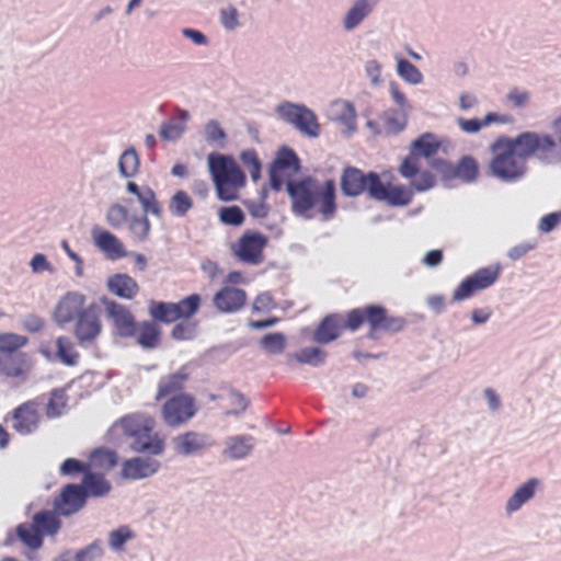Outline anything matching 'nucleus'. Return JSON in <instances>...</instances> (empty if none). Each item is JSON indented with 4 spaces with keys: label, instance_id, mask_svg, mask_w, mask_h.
Returning a JSON list of instances; mask_svg holds the SVG:
<instances>
[{
    "label": "nucleus",
    "instance_id": "nucleus-1",
    "mask_svg": "<svg viewBox=\"0 0 561 561\" xmlns=\"http://www.w3.org/2000/svg\"><path fill=\"white\" fill-rule=\"evenodd\" d=\"M364 323L368 324V337L376 340L379 333H397L405 327L402 317L389 316L381 305H367L354 308L346 312L342 319L340 314H329L320 322L314 331L313 340L320 344H328L336 340L344 329L357 331Z\"/></svg>",
    "mask_w": 561,
    "mask_h": 561
},
{
    "label": "nucleus",
    "instance_id": "nucleus-2",
    "mask_svg": "<svg viewBox=\"0 0 561 561\" xmlns=\"http://www.w3.org/2000/svg\"><path fill=\"white\" fill-rule=\"evenodd\" d=\"M291 210L297 216L312 218L319 214L323 220L332 219L336 213L335 183L333 180L319 182L307 176L288 183Z\"/></svg>",
    "mask_w": 561,
    "mask_h": 561
},
{
    "label": "nucleus",
    "instance_id": "nucleus-3",
    "mask_svg": "<svg viewBox=\"0 0 561 561\" xmlns=\"http://www.w3.org/2000/svg\"><path fill=\"white\" fill-rule=\"evenodd\" d=\"M341 188L346 196H358L367 192L373 199L386 202L391 206L409 205L413 198V192L407 186L385 184L377 173L365 174L354 167L344 169L341 176Z\"/></svg>",
    "mask_w": 561,
    "mask_h": 561
},
{
    "label": "nucleus",
    "instance_id": "nucleus-4",
    "mask_svg": "<svg viewBox=\"0 0 561 561\" xmlns=\"http://www.w3.org/2000/svg\"><path fill=\"white\" fill-rule=\"evenodd\" d=\"M131 439V448L138 453L160 455L164 450V439L153 430L154 419L145 413H133L122 417L115 425Z\"/></svg>",
    "mask_w": 561,
    "mask_h": 561
},
{
    "label": "nucleus",
    "instance_id": "nucleus-5",
    "mask_svg": "<svg viewBox=\"0 0 561 561\" xmlns=\"http://www.w3.org/2000/svg\"><path fill=\"white\" fill-rule=\"evenodd\" d=\"M492 159L489 168L497 179L515 181L526 172V158L522 149L516 145L515 138L506 136L497 137L490 146Z\"/></svg>",
    "mask_w": 561,
    "mask_h": 561
},
{
    "label": "nucleus",
    "instance_id": "nucleus-6",
    "mask_svg": "<svg viewBox=\"0 0 561 561\" xmlns=\"http://www.w3.org/2000/svg\"><path fill=\"white\" fill-rule=\"evenodd\" d=\"M209 171L220 201H234L239 190L245 185V175L237 162L220 153L208 156Z\"/></svg>",
    "mask_w": 561,
    "mask_h": 561
},
{
    "label": "nucleus",
    "instance_id": "nucleus-7",
    "mask_svg": "<svg viewBox=\"0 0 561 561\" xmlns=\"http://www.w3.org/2000/svg\"><path fill=\"white\" fill-rule=\"evenodd\" d=\"M552 126L558 135L557 140L548 134L535 131H525L515 137V142L526 159L536 157L540 161L551 163L561 158V116Z\"/></svg>",
    "mask_w": 561,
    "mask_h": 561
},
{
    "label": "nucleus",
    "instance_id": "nucleus-8",
    "mask_svg": "<svg viewBox=\"0 0 561 561\" xmlns=\"http://www.w3.org/2000/svg\"><path fill=\"white\" fill-rule=\"evenodd\" d=\"M126 188L129 193L137 196L142 206L144 216L133 217L129 220L128 227L133 236L140 242L148 239L151 225L147 218L148 214L160 217L162 215V206L156 197V193L150 187L139 188L135 182H128Z\"/></svg>",
    "mask_w": 561,
    "mask_h": 561
},
{
    "label": "nucleus",
    "instance_id": "nucleus-9",
    "mask_svg": "<svg viewBox=\"0 0 561 561\" xmlns=\"http://www.w3.org/2000/svg\"><path fill=\"white\" fill-rule=\"evenodd\" d=\"M201 305L202 297L198 294H192L178 302L151 300L149 314L158 322L173 323L193 318L198 312Z\"/></svg>",
    "mask_w": 561,
    "mask_h": 561
},
{
    "label": "nucleus",
    "instance_id": "nucleus-10",
    "mask_svg": "<svg viewBox=\"0 0 561 561\" xmlns=\"http://www.w3.org/2000/svg\"><path fill=\"white\" fill-rule=\"evenodd\" d=\"M198 412V403L192 393H179L167 399L161 408V417L170 427H180Z\"/></svg>",
    "mask_w": 561,
    "mask_h": 561
},
{
    "label": "nucleus",
    "instance_id": "nucleus-11",
    "mask_svg": "<svg viewBox=\"0 0 561 561\" xmlns=\"http://www.w3.org/2000/svg\"><path fill=\"white\" fill-rule=\"evenodd\" d=\"M268 244V237L262 232L247 230L230 245L233 256L245 264L259 265L264 261V249Z\"/></svg>",
    "mask_w": 561,
    "mask_h": 561
},
{
    "label": "nucleus",
    "instance_id": "nucleus-12",
    "mask_svg": "<svg viewBox=\"0 0 561 561\" xmlns=\"http://www.w3.org/2000/svg\"><path fill=\"white\" fill-rule=\"evenodd\" d=\"M277 114L291 124L302 135L316 138L320 135V124L316 114L305 105L284 102L277 106Z\"/></svg>",
    "mask_w": 561,
    "mask_h": 561
},
{
    "label": "nucleus",
    "instance_id": "nucleus-13",
    "mask_svg": "<svg viewBox=\"0 0 561 561\" xmlns=\"http://www.w3.org/2000/svg\"><path fill=\"white\" fill-rule=\"evenodd\" d=\"M300 170V161L296 152L290 148H283L278 151L270 169V182L274 191L279 192L289 182H297L293 178Z\"/></svg>",
    "mask_w": 561,
    "mask_h": 561
},
{
    "label": "nucleus",
    "instance_id": "nucleus-14",
    "mask_svg": "<svg viewBox=\"0 0 561 561\" xmlns=\"http://www.w3.org/2000/svg\"><path fill=\"white\" fill-rule=\"evenodd\" d=\"M500 274L501 266L497 264L477 270L456 287L453 300L462 301L472 297L478 291L491 287L497 280Z\"/></svg>",
    "mask_w": 561,
    "mask_h": 561
},
{
    "label": "nucleus",
    "instance_id": "nucleus-15",
    "mask_svg": "<svg viewBox=\"0 0 561 561\" xmlns=\"http://www.w3.org/2000/svg\"><path fill=\"white\" fill-rule=\"evenodd\" d=\"M41 405L37 400H28L11 412L12 428L20 435L33 434L41 423Z\"/></svg>",
    "mask_w": 561,
    "mask_h": 561
},
{
    "label": "nucleus",
    "instance_id": "nucleus-16",
    "mask_svg": "<svg viewBox=\"0 0 561 561\" xmlns=\"http://www.w3.org/2000/svg\"><path fill=\"white\" fill-rule=\"evenodd\" d=\"M87 500V492L82 485L69 483L55 497L54 508L59 515L70 516L83 508Z\"/></svg>",
    "mask_w": 561,
    "mask_h": 561
},
{
    "label": "nucleus",
    "instance_id": "nucleus-17",
    "mask_svg": "<svg viewBox=\"0 0 561 561\" xmlns=\"http://www.w3.org/2000/svg\"><path fill=\"white\" fill-rule=\"evenodd\" d=\"M85 309L84 295L69 291L57 304L54 310V319L58 324L64 325L77 320Z\"/></svg>",
    "mask_w": 561,
    "mask_h": 561
},
{
    "label": "nucleus",
    "instance_id": "nucleus-18",
    "mask_svg": "<svg viewBox=\"0 0 561 561\" xmlns=\"http://www.w3.org/2000/svg\"><path fill=\"white\" fill-rule=\"evenodd\" d=\"M245 290L233 286H222L213 297L214 307L221 313H234L247 305Z\"/></svg>",
    "mask_w": 561,
    "mask_h": 561
},
{
    "label": "nucleus",
    "instance_id": "nucleus-19",
    "mask_svg": "<svg viewBox=\"0 0 561 561\" xmlns=\"http://www.w3.org/2000/svg\"><path fill=\"white\" fill-rule=\"evenodd\" d=\"M102 325L96 306H89L77 319L75 335L80 344L91 342L101 333Z\"/></svg>",
    "mask_w": 561,
    "mask_h": 561
},
{
    "label": "nucleus",
    "instance_id": "nucleus-20",
    "mask_svg": "<svg viewBox=\"0 0 561 561\" xmlns=\"http://www.w3.org/2000/svg\"><path fill=\"white\" fill-rule=\"evenodd\" d=\"M190 379L191 373L187 366H182L176 371L162 376L158 382L156 400L160 401L179 393H185L183 390Z\"/></svg>",
    "mask_w": 561,
    "mask_h": 561
},
{
    "label": "nucleus",
    "instance_id": "nucleus-21",
    "mask_svg": "<svg viewBox=\"0 0 561 561\" xmlns=\"http://www.w3.org/2000/svg\"><path fill=\"white\" fill-rule=\"evenodd\" d=\"M94 244L107 259L119 260L127 256L123 242L112 232L104 229L92 230Z\"/></svg>",
    "mask_w": 561,
    "mask_h": 561
},
{
    "label": "nucleus",
    "instance_id": "nucleus-22",
    "mask_svg": "<svg viewBox=\"0 0 561 561\" xmlns=\"http://www.w3.org/2000/svg\"><path fill=\"white\" fill-rule=\"evenodd\" d=\"M174 449L179 455L190 456L206 449L211 445L209 437L203 433L188 431L173 439Z\"/></svg>",
    "mask_w": 561,
    "mask_h": 561
},
{
    "label": "nucleus",
    "instance_id": "nucleus-23",
    "mask_svg": "<svg viewBox=\"0 0 561 561\" xmlns=\"http://www.w3.org/2000/svg\"><path fill=\"white\" fill-rule=\"evenodd\" d=\"M159 467L160 462L157 460L136 457L124 462L122 474L127 479H142L157 472Z\"/></svg>",
    "mask_w": 561,
    "mask_h": 561
},
{
    "label": "nucleus",
    "instance_id": "nucleus-24",
    "mask_svg": "<svg viewBox=\"0 0 561 561\" xmlns=\"http://www.w3.org/2000/svg\"><path fill=\"white\" fill-rule=\"evenodd\" d=\"M108 290L117 297L124 299H134L138 291V283L128 274L117 273L107 279Z\"/></svg>",
    "mask_w": 561,
    "mask_h": 561
},
{
    "label": "nucleus",
    "instance_id": "nucleus-25",
    "mask_svg": "<svg viewBox=\"0 0 561 561\" xmlns=\"http://www.w3.org/2000/svg\"><path fill=\"white\" fill-rule=\"evenodd\" d=\"M107 310L122 336H134L136 334L137 323L129 310L116 302H111Z\"/></svg>",
    "mask_w": 561,
    "mask_h": 561
},
{
    "label": "nucleus",
    "instance_id": "nucleus-26",
    "mask_svg": "<svg viewBox=\"0 0 561 561\" xmlns=\"http://www.w3.org/2000/svg\"><path fill=\"white\" fill-rule=\"evenodd\" d=\"M30 365L26 354H0V373L8 377H25Z\"/></svg>",
    "mask_w": 561,
    "mask_h": 561
},
{
    "label": "nucleus",
    "instance_id": "nucleus-27",
    "mask_svg": "<svg viewBox=\"0 0 561 561\" xmlns=\"http://www.w3.org/2000/svg\"><path fill=\"white\" fill-rule=\"evenodd\" d=\"M511 122V117L508 115H500L494 112L488 113L482 119L478 118H457V125L459 128L466 134H476L481 130V128L486 127L491 124H507Z\"/></svg>",
    "mask_w": 561,
    "mask_h": 561
},
{
    "label": "nucleus",
    "instance_id": "nucleus-28",
    "mask_svg": "<svg viewBox=\"0 0 561 561\" xmlns=\"http://www.w3.org/2000/svg\"><path fill=\"white\" fill-rule=\"evenodd\" d=\"M80 485L84 488L87 497H101L111 491V484L105 479L104 473L95 472L92 469H90L89 472H87V476L82 478V483Z\"/></svg>",
    "mask_w": 561,
    "mask_h": 561
},
{
    "label": "nucleus",
    "instance_id": "nucleus-29",
    "mask_svg": "<svg viewBox=\"0 0 561 561\" xmlns=\"http://www.w3.org/2000/svg\"><path fill=\"white\" fill-rule=\"evenodd\" d=\"M58 515L56 511H39L34 514L32 523L39 529L41 538L44 535L55 536L59 531L61 522Z\"/></svg>",
    "mask_w": 561,
    "mask_h": 561
},
{
    "label": "nucleus",
    "instance_id": "nucleus-30",
    "mask_svg": "<svg viewBox=\"0 0 561 561\" xmlns=\"http://www.w3.org/2000/svg\"><path fill=\"white\" fill-rule=\"evenodd\" d=\"M137 343L145 348H154L160 343L161 330L156 322L144 321L136 325Z\"/></svg>",
    "mask_w": 561,
    "mask_h": 561
},
{
    "label": "nucleus",
    "instance_id": "nucleus-31",
    "mask_svg": "<svg viewBox=\"0 0 561 561\" xmlns=\"http://www.w3.org/2000/svg\"><path fill=\"white\" fill-rule=\"evenodd\" d=\"M537 484V479L533 478L518 486L514 494L507 500L506 511L512 513L519 510L524 503L534 496Z\"/></svg>",
    "mask_w": 561,
    "mask_h": 561
},
{
    "label": "nucleus",
    "instance_id": "nucleus-32",
    "mask_svg": "<svg viewBox=\"0 0 561 561\" xmlns=\"http://www.w3.org/2000/svg\"><path fill=\"white\" fill-rule=\"evenodd\" d=\"M371 12L368 0H357L346 12L343 26L346 31L355 28Z\"/></svg>",
    "mask_w": 561,
    "mask_h": 561
},
{
    "label": "nucleus",
    "instance_id": "nucleus-33",
    "mask_svg": "<svg viewBox=\"0 0 561 561\" xmlns=\"http://www.w3.org/2000/svg\"><path fill=\"white\" fill-rule=\"evenodd\" d=\"M15 534L18 539L32 550H37L43 545L41 531L33 523L19 524L15 528Z\"/></svg>",
    "mask_w": 561,
    "mask_h": 561
},
{
    "label": "nucleus",
    "instance_id": "nucleus-34",
    "mask_svg": "<svg viewBox=\"0 0 561 561\" xmlns=\"http://www.w3.org/2000/svg\"><path fill=\"white\" fill-rule=\"evenodd\" d=\"M68 396L64 389H54L49 393L48 402L45 407V414L48 419H56L64 414L67 409Z\"/></svg>",
    "mask_w": 561,
    "mask_h": 561
},
{
    "label": "nucleus",
    "instance_id": "nucleus-35",
    "mask_svg": "<svg viewBox=\"0 0 561 561\" xmlns=\"http://www.w3.org/2000/svg\"><path fill=\"white\" fill-rule=\"evenodd\" d=\"M327 353L319 347H305L299 352L288 356L287 363L291 365L293 359L299 364L318 366L324 362Z\"/></svg>",
    "mask_w": 561,
    "mask_h": 561
},
{
    "label": "nucleus",
    "instance_id": "nucleus-36",
    "mask_svg": "<svg viewBox=\"0 0 561 561\" xmlns=\"http://www.w3.org/2000/svg\"><path fill=\"white\" fill-rule=\"evenodd\" d=\"M194 202L187 192L180 190L169 201V211L175 217H184L192 208Z\"/></svg>",
    "mask_w": 561,
    "mask_h": 561
},
{
    "label": "nucleus",
    "instance_id": "nucleus-37",
    "mask_svg": "<svg viewBox=\"0 0 561 561\" xmlns=\"http://www.w3.org/2000/svg\"><path fill=\"white\" fill-rule=\"evenodd\" d=\"M454 176L465 182H472L478 178L479 165L474 158L470 156L462 157L454 168Z\"/></svg>",
    "mask_w": 561,
    "mask_h": 561
},
{
    "label": "nucleus",
    "instance_id": "nucleus-38",
    "mask_svg": "<svg viewBox=\"0 0 561 561\" xmlns=\"http://www.w3.org/2000/svg\"><path fill=\"white\" fill-rule=\"evenodd\" d=\"M28 342L24 335L16 333H1L0 334V354H20L19 352Z\"/></svg>",
    "mask_w": 561,
    "mask_h": 561
},
{
    "label": "nucleus",
    "instance_id": "nucleus-39",
    "mask_svg": "<svg viewBox=\"0 0 561 561\" xmlns=\"http://www.w3.org/2000/svg\"><path fill=\"white\" fill-rule=\"evenodd\" d=\"M439 149V142L435 136L426 133L415 139L412 144V152H417L426 158L434 156Z\"/></svg>",
    "mask_w": 561,
    "mask_h": 561
},
{
    "label": "nucleus",
    "instance_id": "nucleus-40",
    "mask_svg": "<svg viewBox=\"0 0 561 561\" xmlns=\"http://www.w3.org/2000/svg\"><path fill=\"white\" fill-rule=\"evenodd\" d=\"M251 440L252 437L250 436H236L230 438L226 449L227 455L233 459L248 456L252 448Z\"/></svg>",
    "mask_w": 561,
    "mask_h": 561
},
{
    "label": "nucleus",
    "instance_id": "nucleus-41",
    "mask_svg": "<svg viewBox=\"0 0 561 561\" xmlns=\"http://www.w3.org/2000/svg\"><path fill=\"white\" fill-rule=\"evenodd\" d=\"M117 455L113 450H95L91 454L89 465H92V470L100 468L107 471L117 465Z\"/></svg>",
    "mask_w": 561,
    "mask_h": 561
},
{
    "label": "nucleus",
    "instance_id": "nucleus-42",
    "mask_svg": "<svg viewBox=\"0 0 561 561\" xmlns=\"http://www.w3.org/2000/svg\"><path fill=\"white\" fill-rule=\"evenodd\" d=\"M331 112L333 118L340 121L346 125H351L355 122L356 112L352 103L347 101H335L331 105Z\"/></svg>",
    "mask_w": 561,
    "mask_h": 561
},
{
    "label": "nucleus",
    "instance_id": "nucleus-43",
    "mask_svg": "<svg viewBox=\"0 0 561 561\" xmlns=\"http://www.w3.org/2000/svg\"><path fill=\"white\" fill-rule=\"evenodd\" d=\"M220 398L226 401L224 407L227 409V414L242 413L249 404V401L243 394L231 389L226 391Z\"/></svg>",
    "mask_w": 561,
    "mask_h": 561
},
{
    "label": "nucleus",
    "instance_id": "nucleus-44",
    "mask_svg": "<svg viewBox=\"0 0 561 561\" xmlns=\"http://www.w3.org/2000/svg\"><path fill=\"white\" fill-rule=\"evenodd\" d=\"M119 172L125 178L134 176L139 168V158L134 149L123 152L118 161Z\"/></svg>",
    "mask_w": 561,
    "mask_h": 561
},
{
    "label": "nucleus",
    "instance_id": "nucleus-45",
    "mask_svg": "<svg viewBox=\"0 0 561 561\" xmlns=\"http://www.w3.org/2000/svg\"><path fill=\"white\" fill-rule=\"evenodd\" d=\"M90 469H92V465H89V462H83L76 458H67L60 465L59 473L65 477H77L79 474L84 477Z\"/></svg>",
    "mask_w": 561,
    "mask_h": 561
},
{
    "label": "nucleus",
    "instance_id": "nucleus-46",
    "mask_svg": "<svg viewBox=\"0 0 561 561\" xmlns=\"http://www.w3.org/2000/svg\"><path fill=\"white\" fill-rule=\"evenodd\" d=\"M56 343L57 354L60 360L66 365H76L79 358V354L73 348L70 340L65 336H59Z\"/></svg>",
    "mask_w": 561,
    "mask_h": 561
},
{
    "label": "nucleus",
    "instance_id": "nucleus-47",
    "mask_svg": "<svg viewBox=\"0 0 561 561\" xmlns=\"http://www.w3.org/2000/svg\"><path fill=\"white\" fill-rule=\"evenodd\" d=\"M261 346L270 354H280L286 347V337L283 333H268L261 339Z\"/></svg>",
    "mask_w": 561,
    "mask_h": 561
},
{
    "label": "nucleus",
    "instance_id": "nucleus-48",
    "mask_svg": "<svg viewBox=\"0 0 561 561\" xmlns=\"http://www.w3.org/2000/svg\"><path fill=\"white\" fill-rule=\"evenodd\" d=\"M397 71L402 79L413 84L420 83L423 79L421 71L404 58L398 59Z\"/></svg>",
    "mask_w": 561,
    "mask_h": 561
},
{
    "label": "nucleus",
    "instance_id": "nucleus-49",
    "mask_svg": "<svg viewBox=\"0 0 561 561\" xmlns=\"http://www.w3.org/2000/svg\"><path fill=\"white\" fill-rule=\"evenodd\" d=\"M383 122L389 131H401L407 125V113L401 110H388L383 113Z\"/></svg>",
    "mask_w": 561,
    "mask_h": 561
},
{
    "label": "nucleus",
    "instance_id": "nucleus-50",
    "mask_svg": "<svg viewBox=\"0 0 561 561\" xmlns=\"http://www.w3.org/2000/svg\"><path fill=\"white\" fill-rule=\"evenodd\" d=\"M197 324L190 320L176 321L175 325L171 331L172 339L176 341H187L194 339L196 335Z\"/></svg>",
    "mask_w": 561,
    "mask_h": 561
},
{
    "label": "nucleus",
    "instance_id": "nucleus-51",
    "mask_svg": "<svg viewBox=\"0 0 561 561\" xmlns=\"http://www.w3.org/2000/svg\"><path fill=\"white\" fill-rule=\"evenodd\" d=\"M240 159L248 169L253 181H257L261 176V162L254 149H248L241 152Z\"/></svg>",
    "mask_w": 561,
    "mask_h": 561
},
{
    "label": "nucleus",
    "instance_id": "nucleus-52",
    "mask_svg": "<svg viewBox=\"0 0 561 561\" xmlns=\"http://www.w3.org/2000/svg\"><path fill=\"white\" fill-rule=\"evenodd\" d=\"M128 219V210L121 204H113L106 215L108 225L113 228H121Z\"/></svg>",
    "mask_w": 561,
    "mask_h": 561
},
{
    "label": "nucleus",
    "instance_id": "nucleus-53",
    "mask_svg": "<svg viewBox=\"0 0 561 561\" xmlns=\"http://www.w3.org/2000/svg\"><path fill=\"white\" fill-rule=\"evenodd\" d=\"M220 220L226 225L241 226L244 221V214L238 206L222 207L219 211Z\"/></svg>",
    "mask_w": 561,
    "mask_h": 561
},
{
    "label": "nucleus",
    "instance_id": "nucleus-54",
    "mask_svg": "<svg viewBox=\"0 0 561 561\" xmlns=\"http://www.w3.org/2000/svg\"><path fill=\"white\" fill-rule=\"evenodd\" d=\"M134 536L133 531L127 526H122L116 530L110 533L108 543L114 550H122L125 542L131 539Z\"/></svg>",
    "mask_w": 561,
    "mask_h": 561
},
{
    "label": "nucleus",
    "instance_id": "nucleus-55",
    "mask_svg": "<svg viewBox=\"0 0 561 561\" xmlns=\"http://www.w3.org/2000/svg\"><path fill=\"white\" fill-rule=\"evenodd\" d=\"M185 130L183 122L170 119L164 122L160 129V136L167 140L178 139Z\"/></svg>",
    "mask_w": 561,
    "mask_h": 561
},
{
    "label": "nucleus",
    "instance_id": "nucleus-56",
    "mask_svg": "<svg viewBox=\"0 0 561 561\" xmlns=\"http://www.w3.org/2000/svg\"><path fill=\"white\" fill-rule=\"evenodd\" d=\"M420 170V157L415 152H411L400 165V173L407 179H413L416 176Z\"/></svg>",
    "mask_w": 561,
    "mask_h": 561
},
{
    "label": "nucleus",
    "instance_id": "nucleus-57",
    "mask_svg": "<svg viewBox=\"0 0 561 561\" xmlns=\"http://www.w3.org/2000/svg\"><path fill=\"white\" fill-rule=\"evenodd\" d=\"M561 224V211H553L542 216L538 222V230L548 233Z\"/></svg>",
    "mask_w": 561,
    "mask_h": 561
},
{
    "label": "nucleus",
    "instance_id": "nucleus-58",
    "mask_svg": "<svg viewBox=\"0 0 561 561\" xmlns=\"http://www.w3.org/2000/svg\"><path fill=\"white\" fill-rule=\"evenodd\" d=\"M411 184L416 191L423 192L435 185V176L430 171H423L414 176Z\"/></svg>",
    "mask_w": 561,
    "mask_h": 561
},
{
    "label": "nucleus",
    "instance_id": "nucleus-59",
    "mask_svg": "<svg viewBox=\"0 0 561 561\" xmlns=\"http://www.w3.org/2000/svg\"><path fill=\"white\" fill-rule=\"evenodd\" d=\"M206 139L209 142H221L226 138L224 129L216 121H210L205 127Z\"/></svg>",
    "mask_w": 561,
    "mask_h": 561
},
{
    "label": "nucleus",
    "instance_id": "nucleus-60",
    "mask_svg": "<svg viewBox=\"0 0 561 561\" xmlns=\"http://www.w3.org/2000/svg\"><path fill=\"white\" fill-rule=\"evenodd\" d=\"M238 16V10L230 5L227 9L221 10L220 22L227 30H234L239 24Z\"/></svg>",
    "mask_w": 561,
    "mask_h": 561
},
{
    "label": "nucleus",
    "instance_id": "nucleus-61",
    "mask_svg": "<svg viewBox=\"0 0 561 561\" xmlns=\"http://www.w3.org/2000/svg\"><path fill=\"white\" fill-rule=\"evenodd\" d=\"M506 98H507V101H510L513 104V106L523 107L529 102L530 95L525 90H519L518 88H513L507 93Z\"/></svg>",
    "mask_w": 561,
    "mask_h": 561
},
{
    "label": "nucleus",
    "instance_id": "nucleus-62",
    "mask_svg": "<svg viewBox=\"0 0 561 561\" xmlns=\"http://www.w3.org/2000/svg\"><path fill=\"white\" fill-rule=\"evenodd\" d=\"M24 330L31 333H37L42 331L45 327V321L43 318L36 314H27L22 322Z\"/></svg>",
    "mask_w": 561,
    "mask_h": 561
},
{
    "label": "nucleus",
    "instance_id": "nucleus-63",
    "mask_svg": "<svg viewBox=\"0 0 561 561\" xmlns=\"http://www.w3.org/2000/svg\"><path fill=\"white\" fill-rule=\"evenodd\" d=\"M275 307L273 297L268 293H263L256 296L253 302L254 311H268Z\"/></svg>",
    "mask_w": 561,
    "mask_h": 561
},
{
    "label": "nucleus",
    "instance_id": "nucleus-64",
    "mask_svg": "<svg viewBox=\"0 0 561 561\" xmlns=\"http://www.w3.org/2000/svg\"><path fill=\"white\" fill-rule=\"evenodd\" d=\"M390 94L393 102L400 107L401 111H405L409 107L408 100L404 93L400 90V87L396 82L390 83Z\"/></svg>",
    "mask_w": 561,
    "mask_h": 561
}]
</instances>
